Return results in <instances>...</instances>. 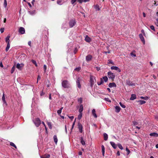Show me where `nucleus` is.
<instances>
[{"instance_id":"nucleus-1","label":"nucleus","mask_w":158,"mask_h":158,"mask_svg":"<svg viewBox=\"0 0 158 158\" xmlns=\"http://www.w3.org/2000/svg\"><path fill=\"white\" fill-rule=\"evenodd\" d=\"M95 78L93 76H90V86L91 87H92L95 83Z\"/></svg>"},{"instance_id":"nucleus-2","label":"nucleus","mask_w":158,"mask_h":158,"mask_svg":"<svg viewBox=\"0 0 158 158\" xmlns=\"http://www.w3.org/2000/svg\"><path fill=\"white\" fill-rule=\"evenodd\" d=\"M107 75L108 78L112 80H114L115 77V75L114 73L110 71L108 72Z\"/></svg>"},{"instance_id":"nucleus-3","label":"nucleus","mask_w":158,"mask_h":158,"mask_svg":"<svg viewBox=\"0 0 158 158\" xmlns=\"http://www.w3.org/2000/svg\"><path fill=\"white\" fill-rule=\"evenodd\" d=\"M62 86L64 88H66L69 87V84L67 80L63 81L62 83Z\"/></svg>"},{"instance_id":"nucleus-4","label":"nucleus","mask_w":158,"mask_h":158,"mask_svg":"<svg viewBox=\"0 0 158 158\" xmlns=\"http://www.w3.org/2000/svg\"><path fill=\"white\" fill-rule=\"evenodd\" d=\"M34 123L37 127H38L41 124V122L40 119L39 118H37L34 120Z\"/></svg>"},{"instance_id":"nucleus-5","label":"nucleus","mask_w":158,"mask_h":158,"mask_svg":"<svg viewBox=\"0 0 158 158\" xmlns=\"http://www.w3.org/2000/svg\"><path fill=\"white\" fill-rule=\"evenodd\" d=\"M76 24V22L75 19H72L69 22V25L70 27H73Z\"/></svg>"},{"instance_id":"nucleus-6","label":"nucleus","mask_w":158,"mask_h":158,"mask_svg":"<svg viewBox=\"0 0 158 158\" xmlns=\"http://www.w3.org/2000/svg\"><path fill=\"white\" fill-rule=\"evenodd\" d=\"M18 31L20 34H23L25 33V29L23 27H20L19 28Z\"/></svg>"},{"instance_id":"nucleus-7","label":"nucleus","mask_w":158,"mask_h":158,"mask_svg":"<svg viewBox=\"0 0 158 158\" xmlns=\"http://www.w3.org/2000/svg\"><path fill=\"white\" fill-rule=\"evenodd\" d=\"M24 66V64L23 63H21L20 64L19 63H17L16 65V68L19 70H21L22 68Z\"/></svg>"},{"instance_id":"nucleus-8","label":"nucleus","mask_w":158,"mask_h":158,"mask_svg":"<svg viewBox=\"0 0 158 158\" xmlns=\"http://www.w3.org/2000/svg\"><path fill=\"white\" fill-rule=\"evenodd\" d=\"M93 58L92 56L90 54L86 56L85 60L87 61H90Z\"/></svg>"},{"instance_id":"nucleus-9","label":"nucleus","mask_w":158,"mask_h":158,"mask_svg":"<svg viewBox=\"0 0 158 158\" xmlns=\"http://www.w3.org/2000/svg\"><path fill=\"white\" fill-rule=\"evenodd\" d=\"M110 68L112 70H117L119 73L121 72V70L117 66H112Z\"/></svg>"},{"instance_id":"nucleus-10","label":"nucleus","mask_w":158,"mask_h":158,"mask_svg":"<svg viewBox=\"0 0 158 158\" xmlns=\"http://www.w3.org/2000/svg\"><path fill=\"white\" fill-rule=\"evenodd\" d=\"M80 78L79 77L78 78L77 80L76 83H77V87L79 89L81 88V84L80 83Z\"/></svg>"},{"instance_id":"nucleus-11","label":"nucleus","mask_w":158,"mask_h":158,"mask_svg":"<svg viewBox=\"0 0 158 158\" xmlns=\"http://www.w3.org/2000/svg\"><path fill=\"white\" fill-rule=\"evenodd\" d=\"M139 37L140 38L143 44H144L145 43V41L144 39V38L141 34H140L139 35Z\"/></svg>"},{"instance_id":"nucleus-12","label":"nucleus","mask_w":158,"mask_h":158,"mask_svg":"<svg viewBox=\"0 0 158 158\" xmlns=\"http://www.w3.org/2000/svg\"><path fill=\"white\" fill-rule=\"evenodd\" d=\"M78 126L80 132V133H82V125L80 123H78Z\"/></svg>"},{"instance_id":"nucleus-13","label":"nucleus","mask_w":158,"mask_h":158,"mask_svg":"<svg viewBox=\"0 0 158 158\" xmlns=\"http://www.w3.org/2000/svg\"><path fill=\"white\" fill-rule=\"evenodd\" d=\"M126 84L127 85L130 86H133L135 85V84L133 83L132 82H131L130 81H127L126 82Z\"/></svg>"},{"instance_id":"nucleus-14","label":"nucleus","mask_w":158,"mask_h":158,"mask_svg":"<svg viewBox=\"0 0 158 158\" xmlns=\"http://www.w3.org/2000/svg\"><path fill=\"white\" fill-rule=\"evenodd\" d=\"M108 86L109 87L111 88L112 87H116V85L115 83L113 82L110 83L108 85Z\"/></svg>"},{"instance_id":"nucleus-15","label":"nucleus","mask_w":158,"mask_h":158,"mask_svg":"<svg viewBox=\"0 0 158 158\" xmlns=\"http://www.w3.org/2000/svg\"><path fill=\"white\" fill-rule=\"evenodd\" d=\"M85 40L87 42L89 43L91 42V40L90 37H89L88 35L86 36L85 39Z\"/></svg>"},{"instance_id":"nucleus-16","label":"nucleus","mask_w":158,"mask_h":158,"mask_svg":"<svg viewBox=\"0 0 158 158\" xmlns=\"http://www.w3.org/2000/svg\"><path fill=\"white\" fill-rule=\"evenodd\" d=\"M92 114H93V115L94 116V118H97V114L96 113V110L95 109H93L92 110Z\"/></svg>"},{"instance_id":"nucleus-17","label":"nucleus","mask_w":158,"mask_h":158,"mask_svg":"<svg viewBox=\"0 0 158 158\" xmlns=\"http://www.w3.org/2000/svg\"><path fill=\"white\" fill-rule=\"evenodd\" d=\"M149 135L151 136H152L155 137H158V134L156 132H153L150 133Z\"/></svg>"},{"instance_id":"nucleus-18","label":"nucleus","mask_w":158,"mask_h":158,"mask_svg":"<svg viewBox=\"0 0 158 158\" xmlns=\"http://www.w3.org/2000/svg\"><path fill=\"white\" fill-rule=\"evenodd\" d=\"M136 95L135 94H132L131 95V97L130 98V100H133L136 98Z\"/></svg>"},{"instance_id":"nucleus-19","label":"nucleus","mask_w":158,"mask_h":158,"mask_svg":"<svg viewBox=\"0 0 158 158\" xmlns=\"http://www.w3.org/2000/svg\"><path fill=\"white\" fill-rule=\"evenodd\" d=\"M110 143L114 149H116L117 148V145L115 143L113 142H110Z\"/></svg>"},{"instance_id":"nucleus-20","label":"nucleus","mask_w":158,"mask_h":158,"mask_svg":"<svg viewBox=\"0 0 158 158\" xmlns=\"http://www.w3.org/2000/svg\"><path fill=\"white\" fill-rule=\"evenodd\" d=\"M90 0H77L78 2L79 3H82V2L85 3L89 2Z\"/></svg>"},{"instance_id":"nucleus-21","label":"nucleus","mask_w":158,"mask_h":158,"mask_svg":"<svg viewBox=\"0 0 158 158\" xmlns=\"http://www.w3.org/2000/svg\"><path fill=\"white\" fill-rule=\"evenodd\" d=\"M102 151V154L103 156H104L105 148L104 146L103 145H102L101 146Z\"/></svg>"},{"instance_id":"nucleus-22","label":"nucleus","mask_w":158,"mask_h":158,"mask_svg":"<svg viewBox=\"0 0 158 158\" xmlns=\"http://www.w3.org/2000/svg\"><path fill=\"white\" fill-rule=\"evenodd\" d=\"M120 108L119 106H116L115 107V111L117 113H118L120 110Z\"/></svg>"},{"instance_id":"nucleus-23","label":"nucleus","mask_w":158,"mask_h":158,"mask_svg":"<svg viewBox=\"0 0 158 158\" xmlns=\"http://www.w3.org/2000/svg\"><path fill=\"white\" fill-rule=\"evenodd\" d=\"M53 139L55 144H56L58 141V139L56 135H54L53 136Z\"/></svg>"},{"instance_id":"nucleus-24","label":"nucleus","mask_w":158,"mask_h":158,"mask_svg":"<svg viewBox=\"0 0 158 158\" xmlns=\"http://www.w3.org/2000/svg\"><path fill=\"white\" fill-rule=\"evenodd\" d=\"M83 106L82 104H81L80 106L79 109V113H82L83 110Z\"/></svg>"},{"instance_id":"nucleus-25","label":"nucleus","mask_w":158,"mask_h":158,"mask_svg":"<svg viewBox=\"0 0 158 158\" xmlns=\"http://www.w3.org/2000/svg\"><path fill=\"white\" fill-rule=\"evenodd\" d=\"M10 37V36L9 35H8L6 38L5 41L6 43H10V40L9 39Z\"/></svg>"},{"instance_id":"nucleus-26","label":"nucleus","mask_w":158,"mask_h":158,"mask_svg":"<svg viewBox=\"0 0 158 158\" xmlns=\"http://www.w3.org/2000/svg\"><path fill=\"white\" fill-rule=\"evenodd\" d=\"M50 155L48 154L45 155L43 156H40L41 158H49Z\"/></svg>"},{"instance_id":"nucleus-27","label":"nucleus","mask_w":158,"mask_h":158,"mask_svg":"<svg viewBox=\"0 0 158 158\" xmlns=\"http://www.w3.org/2000/svg\"><path fill=\"white\" fill-rule=\"evenodd\" d=\"M103 136L104 137V139L105 141L107 140L108 138V135L106 133H104L103 134Z\"/></svg>"},{"instance_id":"nucleus-28","label":"nucleus","mask_w":158,"mask_h":158,"mask_svg":"<svg viewBox=\"0 0 158 158\" xmlns=\"http://www.w3.org/2000/svg\"><path fill=\"white\" fill-rule=\"evenodd\" d=\"M28 13L31 15H33L35 14V10H34L32 11H28Z\"/></svg>"},{"instance_id":"nucleus-29","label":"nucleus","mask_w":158,"mask_h":158,"mask_svg":"<svg viewBox=\"0 0 158 158\" xmlns=\"http://www.w3.org/2000/svg\"><path fill=\"white\" fill-rule=\"evenodd\" d=\"M81 143V144L83 145H85V143L82 137H81L80 138Z\"/></svg>"},{"instance_id":"nucleus-30","label":"nucleus","mask_w":158,"mask_h":158,"mask_svg":"<svg viewBox=\"0 0 158 158\" xmlns=\"http://www.w3.org/2000/svg\"><path fill=\"white\" fill-rule=\"evenodd\" d=\"M10 48V43H7V46H6V49H5L6 51V52H7L8 51Z\"/></svg>"},{"instance_id":"nucleus-31","label":"nucleus","mask_w":158,"mask_h":158,"mask_svg":"<svg viewBox=\"0 0 158 158\" xmlns=\"http://www.w3.org/2000/svg\"><path fill=\"white\" fill-rule=\"evenodd\" d=\"M94 7L96 11H99L100 10L99 6L98 5L94 6Z\"/></svg>"},{"instance_id":"nucleus-32","label":"nucleus","mask_w":158,"mask_h":158,"mask_svg":"<svg viewBox=\"0 0 158 158\" xmlns=\"http://www.w3.org/2000/svg\"><path fill=\"white\" fill-rule=\"evenodd\" d=\"M137 102H139L140 104V105H142V104H144L146 103L145 101H143V100H141L138 101Z\"/></svg>"},{"instance_id":"nucleus-33","label":"nucleus","mask_w":158,"mask_h":158,"mask_svg":"<svg viewBox=\"0 0 158 158\" xmlns=\"http://www.w3.org/2000/svg\"><path fill=\"white\" fill-rule=\"evenodd\" d=\"M103 83L104 81L103 80L102 78H101L100 81V82H98L97 83L98 85H99L103 84Z\"/></svg>"},{"instance_id":"nucleus-34","label":"nucleus","mask_w":158,"mask_h":158,"mask_svg":"<svg viewBox=\"0 0 158 158\" xmlns=\"http://www.w3.org/2000/svg\"><path fill=\"white\" fill-rule=\"evenodd\" d=\"M103 80H104V81L105 82H106L108 81V78L107 76H104L103 77Z\"/></svg>"},{"instance_id":"nucleus-35","label":"nucleus","mask_w":158,"mask_h":158,"mask_svg":"<svg viewBox=\"0 0 158 158\" xmlns=\"http://www.w3.org/2000/svg\"><path fill=\"white\" fill-rule=\"evenodd\" d=\"M2 100L3 101V102L4 103H6V102L5 101V97L4 96V93H3L2 97Z\"/></svg>"},{"instance_id":"nucleus-36","label":"nucleus","mask_w":158,"mask_h":158,"mask_svg":"<svg viewBox=\"0 0 158 158\" xmlns=\"http://www.w3.org/2000/svg\"><path fill=\"white\" fill-rule=\"evenodd\" d=\"M63 109V107H62L60 109V110L57 111V113L59 115H60L61 113V111Z\"/></svg>"},{"instance_id":"nucleus-37","label":"nucleus","mask_w":158,"mask_h":158,"mask_svg":"<svg viewBox=\"0 0 158 158\" xmlns=\"http://www.w3.org/2000/svg\"><path fill=\"white\" fill-rule=\"evenodd\" d=\"M82 117V113H80L79 114L78 116L77 119L79 120H80L81 118Z\"/></svg>"},{"instance_id":"nucleus-38","label":"nucleus","mask_w":158,"mask_h":158,"mask_svg":"<svg viewBox=\"0 0 158 158\" xmlns=\"http://www.w3.org/2000/svg\"><path fill=\"white\" fill-rule=\"evenodd\" d=\"M10 145L12 147H15V148H17V147L15 144L13 142H11L10 143Z\"/></svg>"},{"instance_id":"nucleus-39","label":"nucleus","mask_w":158,"mask_h":158,"mask_svg":"<svg viewBox=\"0 0 158 158\" xmlns=\"http://www.w3.org/2000/svg\"><path fill=\"white\" fill-rule=\"evenodd\" d=\"M108 64H114V63L112 61V60H108V62L107 63Z\"/></svg>"},{"instance_id":"nucleus-40","label":"nucleus","mask_w":158,"mask_h":158,"mask_svg":"<svg viewBox=\"0 0 158 158\" xmlns=\"http://www.w3.org/2000/svg\"><path fill=\"white\" fill-rule=\"evenodd\" d=\"M15 69V66H14L11 69V73L12 74L14 72V71Z\"/></svg>"},{"instance_id":"nucleus-41","label":"nucleus","mask_w":158,"mask_h":158,"mask_svg":"<svg viewBox=\"0 0 158 158\" xmlns=\"http://www.w3.org/2000/svg\"><path fill=\"white\" fill-rule=\"evenodd\" d=\"M118 148L121 150L123 149V147L122 145L120 143H118Z\"/></svg>"},{"instance_id":"nucleus-42","label":"nucleus","mask_w":158,"mask_h":158,"mask_svg":"<svg viewBox=\"0 0 158 158\" xmlns=\"http://www.w3.org/2000/svg\"><path fill=\"white\" fill-rule=\"evenodd\" d=\"M31 61H32V63L34 64L36 66V67H37V64L36 63V61L34 60H32Z\"/></svg>"},{"instance_id":"nucleus-43","label":"nucleus","mask_w":158,"mask_h":158,"mask_svg":"<svg viewBox=\"0 0 158 158\" xmlns=\"http://www.w3.org/2000/svg\"><path fill=\"white\" fill-rule=\"evenodd\" d=\"M47 124H48V126L49 128L50 129H51L52 127V125H51V123L50 122H48Z\"/></svg>"},{"instance_id":"nucleus-44","label":"nucleus","mask_w":158,"mask_h":158,"mask_svg":"<svg viewBox=\"0 0 158 158\" xmlns=\"http://www.w3.org/2000/svg\"><path fill=\"white\" fill-rule=\"evenodd\" d=\"M119 104L121 107H122L123 108H125L126 107V106L125 105L123 104L122 103L120 102L119 103Z\"/></svg>"},{"instance_id":"nucleus-45","label":"nucleus","mask_w":158,"mask_h":158,"mask_svg":"<svg viewBox=\"0 0 158 158\" xmlns=\"http://www.w3.org/2000/svg\"><path fill=\"white\" fill-rule=\"evenodd\" d=\"M140 98L142 99H144L145 100H147L148 99V97H144L143 96H141L140 97Z\"/></svg>"},{"instance_id":"nucleus-46","label":"nucleus","mask_w":158,"mask_h":158,"mask_svg":"<svg viewBox=\"0 0 158 158\" xmlns=\"http://www.w3.org/2000/svg\"><path fill=\"white\" fill-rule=\"evenodd\" d=\"M81 69V68L80 67H77L74 70L77 71H79Z\"/></svg>"},{"instance_id":"nucleus-47","label":"nucleus","mask_w":158,"mask_h":158,"mask_svg":"<svg viewBox=\"0 0 158 158\" xmlns=\"http://www.w3.org/2000/svg\"><path fill=\"white\" fill-rule=\"evenodd\" d=\"M78 101L80 103H81L82 102V98H78Z\"/></svg>"},{"instance_id":"nucleus-48","label":"nucleus","mask_w":158,"mask_h":158,"mask_svg":"<svg viewBox=\"0 0 158 158\" xmlns=\"http://www.w3.org/2000/svg\"><path fill=\"white\" fill-rule=\"evenodd\" d=\"M104 99L106 101H107V102H111V100L110 99H109L108 98H105Z\"/></svg>"},{"instance_id":"nucleus-49","label":"nucleus","mask_w":158,"mask_h":158,"mask_svg":"<svg viewBox=\"0 0 158 158\" xmlns=\"http://www.w3.org/2000/svg\"><path fill=\"white\" fill-rule=\"evenodd\" d=\"M7 1L6 0H4V6L5 7H6L7 6Z\"/></svg>"},{"instance_id":"nucleus-50","label":"nucleus","mask_w":158,"mask_h":158,"mask_svg":"<svg viewBox=\"0 0 158 158\" xmlns=\"http://www.w3.org/2000/svg\"><path fill=\"white\" fill-rule=\"evenodd\" d=\"M57 4L59 5H61L62 4V2L61 0L58 1L57 2Z\"/></svg>"},{"instance_id":"nucleus-51","label":"nucleus","mask_w":158,"mask_h":158,"mask_svg":"<svg viewBox=\"0 0 158 158\" xmlns=\"http://www.w3.org/2000/svg\"><path fill=\"white\" fill-rule=\"evenodd\" d=\"M126 151L127 152V154L128 155L130 152V150L127 148V147L126 148Z\"/></svg>"},{"instance_id":"nucleus-52","label":"nucleus","mask_w":158,"mask_h":158,"mask_svg":"<svg viewBox=\"0 0 158 158\" xmlns=\"http://www.w3.org/2000/svg\"><path fill=\"white\" fill-rule=\"evenodd\" d=\"M43 68H44V72L45 73L46 71V70L47 69V66L46 65L44 64V65Z\"/></svg>"},{"instance_id":"nucleus-53","label":"nucleus","mask_w":158,"mask_h":158,"mask_svg":"<svg viewBox=\"0 0 158 158\" xmlns=\"http://www.w3.org/2000/svg\"><path fill=\"white\" fill-rule=\"evenodd\" d=\"M150 28L152 30H153V31H155V29L154 27L152 25L150 26Z\"/></svg>"},{"instance_id":"nucleus-54","label":"nucleus","mask_w":158,"mask_h":158,"mask_svg":"<svg viewBox=\"0 0 158 158\" xmlns=\"http://www.w3.org/2000/svg\"><path fill=\"white\" fill-rule=\"evenodd\" d=\"M133 125H136L138 124V123L136 121H133Z\"/></svg>"},{"instance_id":"nucleus-55","label":"nucleus","mask_w":158,"mask_h":158,"mask_svg":"<svg viewBox=\"0 0 158 158\" xmlns=\"http://www.w3.org/2000/svg\"><path fill=\"white\" fill-rule=\"evenodd\" d=\"M77 1V0H72L71 1V3L72 4H73Z\"/></svg>"},{"instance_id":"nucleus-56","label":"nucleus","mask_w":158,"mask_h":158,"mask_svg":"<svg viewBox=\"0 0 158 158\" xmlns=\"http://www.w3.org/2000/svg\"><path fill=\"white\" fill-rule=\"evenodd\" d=\"M41 79V77L39 75H38L37 79V83H38V80H40Z\"/></svg>"},{"instance_id":"nucleus-57","label":"nucleus","mask_w":158,"mask_h":158,"mask_svg":"<svg viewBox=\"0 0 158 158\" xmlns=\"http://www.w3.org/2000/svg\"><path fill=\"white\" fill-rule=\"evenodd\" d=\"M0 31L1 33H3L4 31V28H2L0 29Z\"/></svg>"},{"instance_id":"nucleus-58","label":"nucleus","mask_w":158,"mask_h":158,"mask_svg":"<svg viewBox=\"0 0 158 158\" xmlns=\"http://www.w3.org/2000/svg\"><path fill=\"white\" fill-rule=\"evenodd\" d=\"M69 118L71 120H72L74 118L73 116H69Z\"/></svg>"},{"instance_id":"nucleus-59","label":"nucleus","mask_w":158,"mask_h":158,"mask_svg":"<svg viewBox=\"0 0 158 158\" xmlns=\"http://www.w3.org/2000/svg\"><path fill=\"white\" fill-rule=\"evenodd\" d=\"M75 122H76V119L74 121L73 123V125H72V128H73V127L75 125Z\"/></svg>"},{"instance_id":"nucleus-60","label":"nucleus","mask_w":158,"mask_h":158,"mask_svg":"<svg viewBox=\"0 0 158 158\" xmlns=\"http://www.w3.org/2000/svg\"><path fill=\"white\" fill-rule=\"evenodd\" d=\"M0 66L2 67V68H3V64H2V62H1L0 63Z\"/></svg>"},{"instance_id":"nucleus-61","label":"nucleus","mask_w":158,"mask_h":158,"mask_svg":"<svg viewBox=\"0 0 158 158\" xmlns=\"http://www.w3.org/2000/svg\"><path fill=\"white\" fill-rule=\"evenodd\" d=\"M141 32L143 34V35H145V34L144 30H143L142 29L141 30Z\"/></svg>"},{"instance_id":"nucleus-62","label":"nucleus","mask_w":158,"mask_h":158,"mask_svg":"<svg viewBox=\"0 0 158 158\" xmlns=\"http://www.w3.org/2000/svg\"><path fill=\"white\" fill-rule=\"evenodd\" d=\"M131 56H136V55L135 54H134L132 52L131 53Z\"/></svg>"},{"instance_id":"nucleus-63","label":"nucleus","mask_w":158,"mask_h":158,"mask_svg":"<svg viewBox=\"0 0 158 158\" xmlns=\"http://www.w3.org/2000/svg\"><path fill=\"white\" fill-rule=\"evenodd\" d=\"M96 69L98 71H99L100 69V67H96Z\"/></svg>"},{"instance_id":"nucleus-64","label":"nucleus","mask_w":158,"mask_h":158,"mask_svg":"<svg viewBox=\"0 0 158 158\" xmlns=\"http://www.w3.org/2000/svg\"><path fill=\"white\" fill-rule=\"evenodd\" d=\"M31 41H29L28 42V44L30 46H31Z\"/></svg>"}]
</instances>
